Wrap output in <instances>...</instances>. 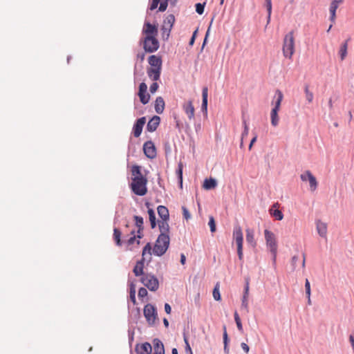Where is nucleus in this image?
Segmentation results:
<instances>
[{"instance_id": "49530a36", "label": "nucleus", "mask_w": 354, "mask_h": 354, "mask_svg": "<svg viewBox=\"0 0 354 354\" xmlns=\"http://www.w3.org/2000/svg\"><path fill=\"white\" fill-rule=\"evenodd\" d=\"M223 343L224 345H227L228 344V336L225 326H223Z\"/></svg>"}, {"instance_id": "4be33fe9", "label": "nucleus", "mask_w": 354, "mask_h": 354, "mask_svg": "<svg viewBox=\"0 0 354 354\" xmlns=\"http://www.w3.org/2000/svg\"><path fill=\"white\" fill-rule=\"evenodd\" d=\"M134 221L136 225L138 228L137 238L140 239L142 236V232L143 230V218L139 216H134Z\"/></svg>"}, {"instance_id": "2f4dec72", "label": "nucleus", "mask_w": 354, "mask_h": 354, "mask_svg": "<svg viewBox=\"0 0 354 354\" xmlns=\"http://www.w3.org/2000/svg\"><path fill=\"white\" fill-rule=\"evenodd\" d=\"M278 110L272 109L270 113L271 124L273 127H277L279 124V118L278 116Z\"/></svg>"}, {"instance_id": "680f3d73", "label": "nucleus", "mask_w": 354, "mask_h": 354, "mask_svg": "<svg viewBox=\"0 0 354 354\" xmlns=\"http://www.w3.org/2000/svg\"><path fill=\"white\" fill-rule=\"evenodd\" d=\"M186 257L184 254H181L180 255V263L184 265L185 263Z\"/></svg>"}, {"instance_id": "774afa93", "label": "nucleus", "mask_w": 354, "mask_h": 354, "mask_svg": "<svg viewBox=\"0 0 354 354\" xmlns=\"http://www.w3.org/2000/svg\"><path fill=\"white\" fill-rule=\"evenodd\" d=\"M328 106H329V108H330V109H333V101H332V99H329V100H328Z\"/></svg>"}, {"instance_id": "69168bd1", "label": "nucleus", "mask_w": 354, "mask_h": 354, "mask_svg": "<svg viewBox=\"0 0 354 354\" xmlns=\"http://www.w3.org/2000/svg\"><path fill=\"white\" fill-rule=\"evenodd\" d=\"M229 352H230V350H229L227 345H224V353L225 354H228Z\"/></svg>"}, {"instance_id": "f704fd0d", "label": "nucleus", "mask_w": 354, "mask_h": 354, "mask_svg": "<svg viewBox=\"0 0 354 354\" xmlns=\"http://www.w3.org/2000/svg\"><path fill=\"white\" fill-rule=\"evenodd\" d=\"M220 284L219 283H216L213 290V297L216 301H220L221 299V294H220Z\"/></svg>"}, {"instance_id": "603ef678", "label": "nucleus", "mask_w": 354, "mask_h": 354, "mask_svg": "<svg viewBox=\"0 0 354 354\" xmlns=\"http://www.w3.org/2000/svg\"><path fill=\"white\" fill-rule=\"evenodd\" d=\"M165 310L167 314H170L171 312V308L170 305L167 303L165 304Z\"/></svg>"}, {"instance_id": "bb28decb", "label": "nucleus", "mask_w": 354, "mask_h": 354, "mask_svg": "<svg viewBox=\"0 0 354 354\" xmlns=\"http://www.w3.org/2000/svg\"><path fill=\"white\" fill-rule=\"evenodd\" d=\"M316 225L318 234L322 237H326L327 234V225L325 223L318 221Z\"/></svg>"}, {"instance_id": "ea45409f", "label": "nucleus", "mask_w": 354, "mask_h": 354, "mask_svg": "<svg viewBox=\"0 0 354 354\" xmlns=\"http://www.w3.org/2000/svg\"><path fill=\"white\" fill-rule=\"evenodd\" d=\"M208 225L210 227V231L212 232H214L216 231V223H215L214 218L212 216H209V218Z\"/></svg>"}, {"instance_id": "f8f14e48", "label": "nucleus", "mask_w": 354, "mask_h": 354, "mask_svg": "<svg viewBox=\"0 0 354 354\" xmlns=\"http://www.w3.org/2000/svg\"><path fill=\"white\" fill-rule=\"evenodd\" d=\"M143 151L149 158H153L156 156V149L152 141H147L143 145Z\"/></svg>"}, {"instance_id": "e433bc0d", "label": "nucleus", "mask_w": 354, "mask_h": 354, "mask_svg": "<svg viewBox=\"0 0 354 354\" xmlns=\"http://www.w3.org/2000/svg\"><path fill=\"white\" fill-rule=\"evenodd\" d=\"M306 100L308 103H311L313 100V93L309 90L308 86H306L304 88Z\"/></svg>"}, {"instance_id": "de8ad7c7", "label": "nucleus", "mask_w": 354, "mask_h": 354, "mask_svg": "<svg viewBox=\"0 0 354 354\" xmlns=\"http://www.w3.org/2000/svg\"><path fill=\"white\" fill-rule=\"evenodd\" d=\"M158 88V84L156 82L153 83L150 86V91L151 93H154Z\"/></svg>"}, {"instance_id": "09e8293b", "label": "nucleus", "mask_w": 354, "mask_h": 354, "mask_svg": "<svg viewBox=\"0 0 354 354\" xmlns=\"http://www.w3.org/2000/svg\"><path fill=\"white\" fill-rule=\"evenodd\" d=\"M160 0H153L150 6V9L151 10L156 9L158 7V5L160 3Z\"/></svg>"}, {"instance_id": "f257e3e1", "label": "nucleus", "mask_w": 354, "mask_h": 354, "mask_svg": "<svg viewBox=\"0 0 354 354\" xmlns=\"http://www.w3.org/2000/svg\"><path fill=\"white\" fill-rule=\"evenodd\" d=\"M142 33L144 35L140 41L143 44V48L147 53H154L159 48V41L156 37L158 35V26L145 21L142 28Z\"/></svg>"}, {"instance_id": "39448f33", "label": "nucleus", "mask_w": 354, "mask_h": 354, "mask_svg": "<svg viewBox=\"0 0 354 354\" xmlns=\"http://www.w3.org/2000/svg\"><path fill=\"white\" fill-rule=\"evenodd\" d=\"M264 236L267 247L269 248L273 256V261L275 262L277 253V243L275 235L271 231L265 230Z\"/></svg>"}, {"instance_id": "b1692460", "label": "nucleus", "mask_w": 354, "mask_h": 354, "mask_svg": "<svg viewBox=\"0 0 354 354\" xmlns=\"http://www.w3.org/2000/svg\"><path fill=\"white\" fill-rule=\"evenodd\" d=\"M155 111L157 113L160 114L165 109V101L162 97H158L155 101Z\"/></svg>"}, {"instance_id": "58836bf2", "label": "nucleus", "mask_w": 354, "mask_h": 354, "mask_svg": "<svg viewBox=\"0 0 354 354\" xmlns=\"http://www.w3.org/2000/svg\"><path fill=\"white\" fill-rule=\"evenodd\" d=\"M151 244L149 243H147V245L144 247L143 250H142V258L145 259V256L146 254H149V255H151Z\"/></svg>"}, {"instance_id": "a18cd8bd", "label": "nucleus", "mask_w": 354, "mask_h": 354, "mask_svg": "<svg viewBox=\"0 0 354 354\" xmlns=\"http://www.w3.org/2000/svg\"><path fill=\"white\" fill-rule=\"evenodd\" d=\"M182 210H183V217L186 219V220H189L190 218H191V215L188 211V209L183 206L182 207Z\"/></svg>"}, {"instance_id": "c9c22d12", "label": "nucleus", "mask_w": 354, "mask_h": 354, "mask_svg": "<svg viewBox=\"0 0 354 354\" xmlns=\"http://www.w3.org/2000/svg\"><path fill=\"white\" fill-rule=\"evenodd\" d=\"M244 130L241 135V147H242L243 145V139L248 136L249 133V127L247 124V122L245 120L243 121Z\"/></svg>"}, {"instance_id": "e2e57ef3", "label": "nucleus", "mask_w": 354, "mask_h": 354, "mask_svg": "<svg viewBox=\"0 0 354 354\" xmlns=\"http://www.w3.org/2000/svg\"><path fill=\"white\" fill-rule=\"evenodd\" d=\"M299 259V257L297 256H294L292 258V263L293 266H295L296 264V263L297 262Z\"/></svg>"}, {"instance_id": "4468645a", "label": "nucleus", "mask_w": 354, "mask_h": 354, "mask_svg": "<svg viewBox=\"0 0 354 354\" xmlns=\"http://www.w3.org/2000/svg\"><path fill=\"white\" fill-rule=\"evenodd\" d=\"M152 347L148 342L137 344L136 346V352L137 354H151Z\"/></svg>"}, {"instance_id": "4d7b16f0", "label": "nucleus", "mask_w": 354, "mask_h": 354, "mask_svg": "<svg viewBox=\"0 0 354 354\" xmlns=\"http://www.w3.org/2000/svg\"><path fill=\"white\" fill-rule=\"evenodd\" d=\"M185 351L188 354H193L189 344H187V345H185Z\"/></svg>"}, {"instance_id": "3c124183", "label": "nucleus", "mask_w": 354, "mask_h": 354, "mask_svg": "<svg viewBox=\"0 0 354 354\" xmlns=\"http://www.w3.org/2000/svg\"><path fill=\"white\" fill-rule=\"evenodd\" d=\"M241 346L242 348V349L246 353H248L250 351V348L248 346V345L244 342L241 343Z\"/></svg>"}, {"instance_id": "4c0bfd02", "label": "nucleus", "mask_w": 354, "mask_h": 354, "mask_svg": "<svg viewBox=\"0 0 354 354\" xmlns=\"http://www.w3.org/2000/svg\"><path fill=\"white\" fill-rule=\"evenodd\" d=\"M234 320L236 324V326L239 331L243 332V326L241 322V319L237 313V312L234 313Z\"/></svg>"}, {"instance_id": "72a5a7b5", "label": "nucleus", "mask_w": 354, "mask_h": 354, "mask_svg": "<svg viewBox=\"0 0 354 354\" xmlns=\"http://www.w3.org/2000/svg\"><path fill=\"white\" fill-rule=\"evenodd\" d=\"M149 219L150 221L151 228H154L156 226V215L152 209H148Z\"/></svg>"}, {"instance_id": "412c9836", "label": "nucleus", "mask_w": 354, "mask_h": 354, "mask_svg": "<svg viewBox=\"0 0 354 354\" xmlns=\"http://www.w3.org/2000/svg\"><path fill=\"white\" fill-rule=\"evenodd\" d=\"M153 343V354H165V348L162 342L158 339H155Z\"/></svg>"}, {"instance_id": "864d4df0", "label": "nucleus", "mask_w": 354, "mask_h": 354, "mask_svg": "<svg viewBox=\"0 0 354 354\" xmlns=\"http://www.w3.org/2000/svg\"><path fill=\"white\" fill-rule=\"evenodd\" d=\"M167 7V2L161 3L160 6L159 7V10L162 11V12L165 11L166 10Z\"/></svg>"}, {"instance_id": "0e129e2a", "label": "nucleus", "mask_w": 354, "mask_h": 354, "mask_svg": "<svg viewBox=\"0 0 354 354\" xmlns=\"http://www.w3.org/2000/svg\"><path fill=\"white\" fill-rule=\"evenodd\" d=\"M248 291H249V283H246V286L245 287V293H244V295H246L248 297Z\"/></svg>"}, {"instance_id": "473e14b6", "label": "nucleus", "mask_w": 354, "mask_h": 354, "mask_svg": "<svg viewBox=\"0 0 354 354\" xmlns=\"http://www.w3.org/2000/svg\"><path fill=\"white\" fill-rule=\"evenodd\" d=\"M121 234L122 233L119 229L115 228L113 230V239L118 246H120L122 245V241L120 239Z\"/></svg>"}, {"instance_id": "1a4fd4ad", "label": "nucleus", "mask_w": 354, "mask_h": 354, "mask_svg": "<svg viewBox=\"0 0 354 354\" xmlns=\"http://www.w3.org/2000/svg\"><path fill=\"white\" fill-rule=\"evenodd\" d=\"M141 282L150 291H156L159 288V281L153 274H145L141 278Z\"/></svg>"}, {"instance_id": "f3484780", "label": "nucleus", "mask_w": 354, "mask_h": 354, "mask_svg": "<svg viewBox=\"0 0 354 354\" xmlns=\"http://www.w3.org/2000/svg\"><path fill=\"white\" fill-rule=\"evenodd\" d=\"M343 3V0H333L330 6V20L333 22H335L336 17V10L339 6Z\"/></svg>"}, {"instance_id": "37998d69", "label": "nucleus", "mask_w": 354, "mask_h": 354, "mask_svg": "<svg viewBox=\"0 0 354 354\" xmlns=\"http://www.w3.org/2000/svg\"><path fill=\"white\" fill-rule=\"evenodd\" d=\"M305 289H306V295L307 297H309L310 296L311 292H310V284L308 279H306L305 281Z\"/></svg>"}, {"instance_id": "6ab92c4d", "label": "nucleus", "mask_w": 354, "mask_h": 354, "mask_svg": "<svg viewBox=\"0 0 354 354\" xmlns=\"http://www.w3.org/2000/svg\"><path fill=\"white\" fill-rule=\"evenodd\" d=\"M160 118L159 116H153L147 123V131L149 132H153L156 131L160 124Z\"/></svg>"}, {"instance_id": "7ed1b4c3", "label": "nucleus", "mask_w": 354, "mask_h": 354, "mask_svg": "<svg viewBox=\"0 0 354 354\" xmlns=\"http://www.w3.org/2000/svg\"><path fill=\"white\" fill-rule=\"evenodd\" d=\"M158 227L160 233L156 241L153 252L155 255L160 257L167 252L169 245V225L165 222H159Z\"/></svg>"}, {"instance_id": "5701e85b", "label": "nucleus", "mask_w": 354, "mask_h": 354, "mask_svg": "<svg viewBox=\"0 0 354 354\" xmlns=\"http://www.w3.org/2000/svg\"><path fill=\"white\" fill-rule=\"evenodd\" d=\"M144 261H145L144 258H142V259L140 261H138L136 263V264L133 270V272L136 277L141 276V275L144 274H143Z\"/></svg>"}, {"instance_id": "a878e982", "label": "nucleus", "mask_w": 354, "mask_h": 354, "mask_svg": "<svg viewBox=\"0 0 354 354\" xmlns=\"http://www.w3.org/2000/svg\"><path fill=\"white\" fill-rule=\"evenodd\" d=\"M279 206V203H274L272 208L270 210V214L274 216L277 220L281 221L283 218V214L279 209H274V208L277 207Z\"/></svg>"}, {"instance_id": "a211bd4d", "label": "nucleus", "mask_w": 354, "mask_h": 354, "mask_svg": "<svg viewBox=\"0 0 354 354\" xmlns=\"http://www.w3.org/2000/svg\"><path fill=\"white\" fill-rule=\"evenodd\" d=\"M157 210L159 216L162 218V220L159 221L158 223L165 222L166 223H168L169 216L168 209L163 205H160L158 207Z\"/></svg>"}, {"instance_id": "dca6fc26", "label": "nucleus", "mask_w": 354, "mask_h": 354, "mask_svg": "<svg viewBox=\"0 0 354 354\" xmlns=\"http://www.w3.org/2000/svg\"><path fill=\"white\" fill-rule=\"evenodd\" d=\"M162 68L149 67L147 73L150 79L153 81H157L160 79Z\"/></svg>"}, {"instance_id": "338daca9", "label": "nucleus", "mask_w": 354, "mask_h": 354, "mask_svg": "<svg viewBox=\"0 0 354 354\" xmlns=\"http://www.w3.org/2000/svg\"><path fill=\"white\" fill-rule=\"evenodd\" d=\"M163 323H164V325L165 326V327L167 328L169 326V322L166 318L163 319Z\"/></svg>"}, {"instance_id": "c85d7f7f", "label": "nucleus", "mask_w": 354, "mask_h": 354, "mask_svg": "<svg viewBox=\"0 0 354 354\" xmlns=\"http://www.w3.org/2000/svg\"><path fill=\"white\" fill-rule=\"evenodd\" d=\"M246 232V241L253 248L256 246V241L254 239V232L252 230L247 229Z\"/></svg>"}, {"instance_id": "ddd939ff", "label": "nucleus", "mask_w": 354, "mask_h": 354, "mask_svg": "<svg viewBox=\"0 0 354 354\" xmlns=\"http://www.w3.org/2000/svg\"><path fill=\"white\" fill-rule=\"evenodd\" d=\"M146 122L145 117H142L137 120L136 122L133 125V135L136 138H138L140 136L142 128Z\"/></svg>"}, {"instance_id": "79ce46f5", "label": "nucleus", "mask_w": 354, "mask_h": 354, "mask_svg": "<svg viewBox=\"0 0 354 354\" xmlns=\"http://www.w3.org/2000/svg\"><path fill=\"white\" fill-rule=\"evenodd\" d=\"M205 3H198L196 4V11L198 14L202 15L204 12Z\"/></svg>"}, {"instance_id": "0eeeda50", "label": "nucleus", "mask_w": 354, "mask_h": 354, "mask_svg": "<svg viewBox=\"0 0 354 354\" xmlns=\"http://www.w3.org/2000/svg\"><path fill=\"white\" fill-rule=\"evenodd\" d=\"M233 238L237 245V253L239 260H243V236L241 227L239 225H236L234 227L233 230Z\"/></svg>"}, {"instance_id": "cd10ccee", "label": "nucleus", "mask_w": 354, "mask_h": 354, "mask_svg": "<svg viewBox=\"0 0 354 354\" xmlns=\"http://www.w3.org/2000/svg\"><path fill=\"white\" fill-rule=\"evenodd\" d=\"M217 185V183H216V180L214 178H206L205 180H204V183H203V188L205 189H207V190H209V189H214Z\"/></svg>"}, {"instance_id": "9b49d317", "label": "nucleus", "mask_w": 354, "mask_h": 354, "mask_svg": "<svg viewBox=\"0 0 354 354\" xmlns=\"http://www.w3.org/2000/svg\"><path fill=\"white\" fill-rule=\"evenodd\" d=\"M140 102L143 104H146L149 102L150 95L147 93V85L145 82H142L139 86V91L138 93Z\"/></svg>"}, {"instance_id": "20e7f679", "label": "nucleus", "mask_w": 354, "mask_h": 354, "mask_svg": "<svg viewBox=\"0 0 354 354\" xmlns=\"http://www.w3.org/2000/svg\"><path fill=\"white\" fill-rule=\"evenodd\" d=\"M283 55L286 58L292 59L295 51L294 31L287 33L283 38L282 46Z\"/></svg>"}, {"instance_id": "c03bdc74", "label": "nucleus", "mask_w": 354, "mask_h": 354, "mask_svg": "<svg viewBox=\"0 0 354 354\" xmlns=\"http://www.w3.org/2000/svg\"><path fill=\"white\" fill-rule=\"evenodd\" d=\"M147 290L145 288H140L138 290V297L140 298H144L147 295Z\"/></svg>"}, {"instance_id": "423d86ee", "label": "nucleus", "mask_w": 354, "mask_h": 354, "mask_svg": "<svg viewBox=\"0 0 354 354\" xmlns=\"http://www.w3.org/2000/svg\"><path fill=\"white\" fill-rule=\"evenodd\" d=\"M174 22L175 17L172 14L168 15L164 19L162 27L160 28L161 35L164 40H167L169 39Z\"/></svg>"}, {"instance_id": "6e6d98bb", "label": "nucleus", "mask_w": 354, "mask_h": 354, "mask_svg": "<svg viewBox=\"0 0 354 354\" xmlns=\"http://www.w3.org/2000/svg\"><path fill=\"white\" fill-rule=\"evenodd\" d=\"M136 236L135 235H133V236L130 237L128 241H127V243L129 245H132L133 244V243L135 242L136 241Z\"/></svg>"}, {"instance_id": "7c9ffc66", "label": "nucleus", "mask_w": 354, "mask_h": 354, "mask_svg": "<svg viewBox=\"0 0 354 354\" xmlns=\"http://www.w3.org/2000/svg\"><path fill=\"white\" fill-rule=\"evenodd\" d=\"M347 49H348V41L346 40L343 44H342L340 48H339V54L340 59L342 61H343L347 55Z\"/></svg>"}, {"instance_id": "393cba45", "label": "nucleus", "mask_w": 354, "mask_h": 354, "mask_svg": "<svg viewBox=\"0 0 354 354\" xmlns=\"http://www.w3.org/2000/svg\"><path fill=\"white\" fill-rule=\"evenodd\" d=\"M283 95L282 92L279 90H277L275 92V95L274 97V98L275 100L274 106L272 109L279 111L281 103L283 100Z\"/></svg>"}, {"instance_id": "2eb2a0df", "label": "nucleus", "mask_w": 354, "mask_h": 354, "mask_svg": "<svg viewBox=\"0 0 354 354\" xmlns=\"http://www.w3.org/2000/svg\"><path fill=\"white\" fill-rule=\"evenodd\" d=\"M183 109L184 111L185 112V113L187 114L189 120H191L194 119L195 109H194V107L193 106L192 101L189 100V101L184 103L183 105Z\"/></svg>"}, {"instance_id": "aec40b11", "label": "nucleus", "mask_w": 354, "mask_h": 354, "mask_svg": "<svg viewBox=\"0 0 354 354\" xmlns=\"http://www.w3.org/2000/svg\"><path fill=\"white\" fill-rule=\"evenodd\" d=\"M150 67L162 68V59L160 57L156 55H151L148 59Z\"/></svg>"}, {"instance_id": "a19ab883", "label": "nucleus", "mask_w": 354, "mask_h": 354, "mask_svg": "<svg viewBox=\"0 0 354 354\" xmlns=\"http://www.w3.org/2000/svg\"><path fill=\"white\" fill-rule=\"evenodd\" d=\"M266 1V6L268 10V21L270 19L271 12H272V1L271 0H265Z\"/></svg>"}, {"instance_id": "6e6552de", "label": "nucleus", "mask_w": 354, "mask_h": 354, "mask_svg": "<svg viewBox=\"0 0 354 354\" xmlns=\"http://www.w3.org/2000/svg\"><path fill=\"white\" fill-rule=\"evenodd\" d=\"M144 316L150 326H153L158 320V313L156 308L152 304H148L144 307Z\"/></svg>"}, {"instance_id": "13d9d810", "label": "nucleus", "mask_w": 354, "mask_h": 354, "mask_svg": "<svg viewBox=\"0 0 354 354\" xmlns=\"http://www.w3.org/2000/svg\"><path fill=\"white\" fill-rule=\"evenodd\" d=\"M257 136H255L251 140L250 143V145H249V149L250 150L252 147V145H254V143L257 141Z\"/></svg>"}, {"instance_id": "9d476101", "label": "nucleus", "mask_w": 354, "mask_h": 354, "mask_svg": "<svg viewBox=\"0 0 354 354\" xmlns=\"http://www.w3.org/2000/svg\"><path fill=\"white\" fill-rule=\"evenodd\" d=\"M300 178L302 181L309 182L310 189L312 192H314L317 187V181L316 178L312 174L310 171H306L304 173L301 174Z\"/></svg>"}, {"instance_id": "bf43d9fd", "label": "nucleus", "mask_w": 354, "mask_h": 354, "mask_svg": "<svg viewBox=\"0 0 354 354\" xmlns=\"http://www.w3.org/2000/svg\"><path fill=\"white\" fill-rule=\"evenodd\" d=\"M145 55L144 53H138L137 55L138 59H140L141 62H142L145 59Z\"/></svg>"}, {"instance_id": "c756f323", "label": "nucleus", "mask_w": 354, "mask_h": 354, "mask_svg": "<svg viewBox=\"0 0 354 354\" xmlns=\"http://www.w3.org/2000/svg\"><path fill=\"white\" fill-rule=\"evenodd\" d=\"M202 109L207 113V97H208V89L207 87H204L202 91Z\"/></svg>"}, {"instance_id": "8fccbe9b", "label": "nucleus", "mask_w": 354, "mask_h": 354, "mask_svg": "<svg viewBox=\"0 0 354 354\" xmlns=\"http://www.w3.org/2000/svg\"><path fill=\"white\" fill-rule=\"evenodd\" d=\"M130 299L132 301V302L135 304L136 302L135 290H131V292H130Z\"/></svg>"}, {"instance_id": "f03ea898", "label": "nucleus", "mask_w": 354, "mask_h": 354, "mask_svg": "<svg viewBox=\"0 0 354 354\" xmlns=\"http://www.w3.org/2000/svg\"><path fill=\"white\" fill-rule=\"evenodd\" d=\"M131 183L130 187L131 191L137 196H145L147 193V178L141 171V167L133 165L131 168Z\"/></svg>"}, {"instance_id": "5fc2aeb1", "label": "nucleus", "mask_w": 354, "mask_h": 354, "mask_svg": "<svg viewBox=\"0 0 354 354\" xmlns=\"http://www.w3.org/2000/svg\"><path fill=\"white\" fill-rule=\"evenodd\" d=\"M248 297L246 295H243V301H242V306L245 307V308H248Z\"/></svg>"}, {"instance_id": "052dcab7", "label": "nucleus", "mask_w": 354, "mask_h": 354, "mask_svg": "<svg viewBox=\"0 0 354 354\" xmlns=\"http://www.w3.org/2000/svg\"><path fill=\"white\" fill-rule=\"evenodd\" d=\"M349 340L351 342V346H352L353 351L354 352V337H353V335H350Z\"/></svg>"}]
</instances>
